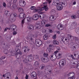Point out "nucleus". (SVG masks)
<instances>
[{
  "label": "nucleus",
  "mask_w": 79,
  "mask_h": 79,
  "mask_svg": "<svg viewBox=\"0 0 79 79\" xmlns=\"http://www.w3.org/2000/svg\"><path fill=\"white\" fill-rule=\"evenodd\" d=\"M45 67V65L44 64L41 65L40 66V68L41 69H44V68Z\"/></svg>",
  "instance_id": "a878e982"
},
{
  "label": "nucleus",
  "mask_w": 79,
  "mask_h": 79,
  "mask_svg": "<svg viewBox=\"0 0 79 79\" xmlns=\"http://www.w3.org/2000/svg\"><path fill=\"white\" fill-rule=\"evenodd\" d=\"M17 32L16 31H14L13 32V35H16V34H17Z\"/></svg>",
  "instance_id": "13d9d810"
},
{
  "label": "nucleus",
  "mask_w": 79,
  "mask_h": 79,
  "mask_svg": "<svg viewBox=\"0 0 79 79\" xmlns=\"http://www.w3.org/2000/svg\"><path fill=\"white\" fill-rule=\"evenodd\" d=\"M27 58H26V59H25L23 60V62L25 64H27Z\"/></svg>",
  "instance_id": "a19ab883"
},
{
  "label": "nucleus",
  "mask_w": 79,
  "mask_h": 79,
  "mask_svg": "<svg viewBox=\"0 0 79 79\" xmlns=\"http://www.w3.org/2000/svg\"><path fill=\"white\" fill-rule=\"evenodd\" d=\"M16 54V52L15 51H13L11 53V55L12 56H14Z\"/></svg>",
  "instance_id": "e433bc0d"
},
{
  "label": "nucleus",
  "mask_w": 79,
  "mask_h": 79,
  "mask_svg": "<svg viewBox=\"0 0 79 79\" xmlns=\"http://www.w3.org/2000/svg\"><path fill=\"white\" fill-rule=\"evenodd\" d=\"M67 35L68 39L70 41H73V40H74L73 36L69 34H68Z\"/></svg>",
  "instance_id": "1a4fd4ad"
},
{
  "label": "nucleus",
  "mask_w": 79,
  "mask_h": 79,
  "mask_svg": "<svg viewBox=\"0 0 79 79\" xmlns=\"http://www.w3.org/2000/svg\"><path fill=\"white\" fill-rule=\"evenodd\" d=\"M28 28L31 31H33L34 29V26L32 25H29L28 27Z\"/></svg>",
  "instance_id": "dca6fc26"
},
{
  "label": "nucleus",
  "mask_w": 79,
  "mask_h": 79,
  "mask_svg": "<svg viewBox=\"0 0 79 79\" xmlns=\"http://www.w3.org/2000/svg\"><path fill=\"white\" fill-rule=\"evenodd\" d=\"M4 13L6 15H8L10 14V12L8 10H6L4 12Z\"/></svg>",
  "instance_id": "473e14b6"
},
{
  "label": "nucleus",
  "mask_w": 79,
  "mask_h": 79,
  "mask_svg": "<svg viewBox=\"0 0 79 79\" xmlns=\"http://www.w3.org/2000/svg\"><path fill=\"white\" fill-rule=\"evenodd\" d=\"M39 63L37 61H36L34 64V65L35 66H36V65H39Z\"/></svg>",
  "instance_id": "09e8293b"
},
{
  "label": "nucleus",
  "mask_w": 79,
  "mask_h": 79,
  "mask_svg": "<svg viewBox=\"0 0 79 79\" xmlns=\"http://www.w3.org/2000/svg\"><path fill=\"white\" fill-rule=\"evenodd\" d=\"M52 48H48L47 49V51L48 53L51 52H52Z\"/></svg>",
  "instance_id": "f704fd0d"
},
{
  "label": "nucleus",
  "mask_w": 79,
  "mask_h": 79,
  "mask_svg": "<svg viewBox=\"0 0 79 79\" xmlns=\"http://www.w3.org/2000/svg\"><path fill=\"white\" fill-rule=\"evenodd\" d=\"M72 19H76V16L75 15H73L72 16Z\"/></svg>",
  "instance_id": "864d4df0"
},
{
  "label": "nucleus",
  "mask_w": 79,
  "mask_h": 79,
  "mask_svg": "<svg viewBox=\"0 0 79 79\" xmlns=\"http://www.w3.org/2000/svg\"><path fill=\"white\" fill-rule=\"evenodd\" d=\"M57 27L58 29L59 30V31H61L64 29V27H63V26H62V25L60 24L58 25L57 26Z\"/></svg>",
  "instance_id": "2eb2a0df"
},
{
  "label": "nucleus",
  "mask_w": 79,
  "mask_h": 79,
  "mask_svg": "<svg viewBox=\"0 0 79 79\" xmlns=\"http://www.w3.org/2000/svg\"><path fill=\"white\" fill-rule=\"evenodd\" d=\"M31 77L34 78V79H37V73L35 72H33L31 74ZM34 77H35L34 78Z\"/></svg>",
  "instance_id": "20e7f679"
},
{
  "label": "nucleus",
  "mask_w": 79,
  "mask_h": 79,
  "mask_svg": "<svg viewBox=\"0 0 79 79\" xmlns=\"http://www.w3.org/2000/svg\"><path fill=\"white\" fill-rule=\"evenodd\" d=\"M14 17H12L11 15H10V22H14L15 21V18Z\"/></svg>",
  "instance_id": "aec40b11"
},
{
  "label": "nucleus",
  "mask_w": 79,
  "mask_h": 79,
  "mask_svg": "<svg viewBox=\"0 0 79 79\" xmlns=\"http://www.w3.org/2000/svg\"><path fill=\"white\" fill-rule=\"evenodd\" d=\"M43 7L42 8H45V11H48V7H47V6H44V8Z\"/></svg>",
  "instance_id": "c9c22d12"
},
{
  "label": "nucleus",
  "mask_w": 79,
  "mask_h": 79,
  "mask_svg": "<svg viewBox=\"0 0 79 79\" xmlns=\"http://www.w3.org/2000/svg\"><path fill=\"white\" fill-rule=\"evenodd\" d=\"M43 56L44 57H45V58H47V57L48 56V53H44L43 54Z\"/></svg>",
  "instance_id": "79ce46f5"
},
{
  "label": "nucleus",
  "mask_w": 79,
  "mask_h": 79,
  "mask_svg": "<svg viewBox=\"0 0 79 79\" xmlns=\"http://www.w3.org/2000/svg\"><path fill=\"white\" fill-rule=\"evenodd\" d=\"M40 14V15H39L40 18V19H43L44 18H45V15L44 14H42V13H44V12H38Z\"/></svg>",
  "instance_id": "9b49d317"
},
{
  "label": "nucleus",
  "mask_w": 79,
  "mask_h": 79,
  "mask_svg": "<svg viewBox=\"0 0 79 79\" xmlns=\"http://www.w3.org/2000/svg\"><path fill=\"white\" fill-rule=\"evenodd\" d=\"M68 79H75V77H70Z\"/></svg>",
  "instance_id": "603ef678"
},
{
  "label": "nucleus",
  "mask_w": 79,
  "mask_h": 79,
  "mask_svg": "<svg viewBox=\"0 0 79 79\" xmlns=\"http://www.w3.org/2000/svg\"><path fill=\"white\" fill-rule=\"evenodd\" d=\"M25 5H26V2L24 1H23V2L20 3V6H24Z\"/></svg>",
  "instance_id": "393cba45"
},
{
  "label": "nucleus",
  "mask_w": 79,
  "mask_h": 79,
  "mask_svg": "<svg viewBox=\"0 0 79 79\" xmlns=\"http://www.w3.org/2000/svg\"><path fill=\"white\" fill-rule=\"evenodd\" d=\"M7 30H8V27H6V28L4 29V32H6V31H7Z\"/></svg>",
  "instance_id": "680f3d73"
},
{
  "label": "nucleus",
  "mask_w": 79,
  "mask_h": 79,
  "mask_svg": "<svg viewBox=\"0 0 79 79\" xmlns=\"http://www.w3.org/2000/svg\"><path fill=\"white\" fill-rule=\"evenodd\" d=\"M35 43L37 47H40L42 44V42L39 39L36 40Z\"/></svg>",
  "instance_id": "7ed1b4c3"
},
{
  "label": "nucleus",
  "mask_w": 79,
  "mask_h": 79,
  "mask_svg": "<svg viewBox=\"0 0 79 79\" xmlns=\"http://www.w3.org/2000/svg\"><path fill=\"white\" fill-rule=\"evenodd\" d=\"M53 19H54V17L53 16H51L49 18V19L51 21H54L55 20Z\"/></svg>",
  "instance_id": "58836bf2"
},
{
  "label": "nucleus",
  "mask_w": 79,
  "mask_h": 79,
  "mask_svg": "<svg viewBox=\"0 0 79 79\" xmlns=\"http://www.w3.org/2000/svg\"><path fill=\"white\" fill-rule=\"evenodd\" d=\"M39 15L37 14H35L32 17L33 20L36 21L39 19Z\"/></svg>",
  "instance_id": "9d476101"
},
{
  "label": "nucleus",
  "mask_w": 79,
  "mask_h": 79,
  "mask_svg": "<svg viewBox=\"0 0 79 79\" xmlns=\"http://www.w3.org/2000/svg\"><path fill=\"white\" fill-rule=\"evenodd\" d=\"M71 57L72 58V59H73V60H75V58L74 57V56H73V55H71Z\"/></svg>",
  "instance_id": "e2e57ef3"
},
{
  "label": "nucleus",
  "mask_w": 79,
  "mask_h": 79,
  "mask_svg": "<svg viewBox=\"0 0 79 79\" xmlns=\"http://www.w3.org/2000/svg\"><path fill=\"white\" fill-rule=\"evenodd\" d=\"M76 32H79V27H77L75 29Z\"/></svg>",
  "instance_id": "37998d69"
},
{
  "label": "nucleus",
  "mask_w": 79,
  "mask_h": 79,
  "mask_svg": "<svg viewBox=\"0 0 79 79\" xmlns=\"http://www.w3.org/2000/svg\"><path fill=\"white\" fill-rule=\"evenodd\" d=\"M57 9L59 11L62 10V9H63V6L60 4H58L57 6Z\"/></svg>",
  "instance_id": "4468645a"
},
{
  "label": "nucleus",
  "mask_w": 79,
  "mask_h": 79,
  "mask_svg": "<svg viewBox=\"0 0 79 79\" xmlns=\"http://www.w3.org/2000/svg\"><path fill=\"white\" fill-rule=\"evenodd\" d=\"M51 13H55V10L54 9H52L51 11Z\"/></svg>",
  "instance_id": "a18cd8bd"
},
{
  "label": "nucleus",
  "mask_w": 79,
  "mask_h": 79,
  "mask_svg": "<svg viewBox=\"0 0 79 79\" xmlns=\"http://www.w3.org/2000/svg\"><path fill=\"white\" fill-rule=\"evenodd\" d=\"M52 37L54 39H56V35L55 34L54 35V36H53Z\"/></svg>",
  "instance_id": "5fc2aeb1"
},
{
  "label": "nucleus",
  "mask_w": 79,
  "mask_h": 79,
  "mask_svg": "<svg viewBox=\"0 0 79 79\" xmlns=\"http://www.w3.org/2000/svg\"><path fill=\"white\" fill-rule=\"evenodd\" d=\"M28 77H29V75L26 74V76L25 77L26 79H28Z\"/></svg>",
  "instance_id": "bf43d9fd"
},
{
  "label": "nucleus",
  "mask_w": 79,
  "mask_h": 79,
  "mask_svg": "<svg viewBox=\"0 0 79 79\" xmlns=\"http://www.w3.org/2000/svg\"><path fill=\"white\" fill-rule=\"evenodd\" d=\"M53 43L54 44H55V45H58V44H59V43L56 40H54L53 41Z\"/></svg>",
  "instance_id": "4c0bfd02"
},
{
  "label": "nucleus",
  "mask_w": 79,
  "mask_h": 79,
  "mask_svg": "<svg viewBox=\"0 0 79 79\" xmlns=\"http://www.w3.org/2000/svg\"><path fill=\"white\" fill-rule=\"evenodd\" d=\"M40 27H41V26H40V25H38V26L36 27V29H40Z\"/></svg>",
  "instance_id": "49530a36"
},
{
  "label": "nucleus",
  "mask_w": 79,
  "mask_h": 79,
  "mask_svg": "<svg viewBox=\"0 0 79 79\" xmlns=\"http://www.w3.org/2000/svg\"><path fill=\"white\" fill-rule=\"evenodd\" d=\"M76 22H73L72 24H71V26L70 27V29L71 30L72 29H73L75 28H76Z\"/></svg>",
  "instance_id": "0eeeda50"
},
{
  "label": "nucleus",
  "mask_w": 79,
  "mask_h": 79,
  "mask_svg": "<svg viewBox=\"0 0 79 79\" xmlns=\"http://www.w3.org/2000/svg\"><path fill=\"white\" fill-rule=\"evenodd\" d=\"M23 50L24 52H27L28 50V48H27V47H25L23 48Z\"/></svg>",
  "instance_id": "cd10ccee"
},
{
  "label": "nucleus",
  "mask_w": 79,
  "mask_h": 79,
  "mask_svg": "<svg viewBox=\"0 0 79 79\" xmlns=\"http://www.w3.org/2000/svg\"><path fill=\"white\" fill-rule=\"evenodd\" d=\"M26 58H27V57H26V56H24L22 57V59H24V60L25 59H26Z\"/></svg>",
  "instance_id": "6e6d98bb"
},
{
  "label": "nucleus",
  "mask_w": 79,
  "mask_h": 79,
  "mask_svg": "<svg viewBox=\"0 0 79 79\" xmlns=\"http://www.w3.org/2000/svg\"><path fill=\"white\" fill-rule=\"evenodd\" d=\"M31 10H34L33 12L34 13H35V12H37V11H38V12H40V11H42V8L39 7L37 9H35V7L34 6H32L31 7Z\"/></svg>",
  "instance_id": "f257e3e1"
},
{
  "label": "nucleus",
  "mask_w": 79,
  "mask_h": 79,
  "mask_svg": "<svg viewBox=\"0 0 79 79\" xmlns=\"http://www.w3.org/2000/svg\"><path fill=\"white\" fill-rule=\"evenodd\" d=\"M45 27H49L50 26V27H52V26L51 25H50V24H47L45 25Z\"/></svg>",
  "instance_id": "de8ad7c7"
},
{
  "label": "nucleus",
  "mask_w": 79,
  "mask_h": 79,
  "mask_svg": "<svg viewBox=\"0 0 79 79\" xmlns=\"http://www.w3.org/2000/svg\"><path fill=\"white\" fill-rule=\"evenodd\" d=\"M25 19L27 21V23H29L31 21V20H32V18L31 17H27V18H25L22 21V25L23 26V24H24V20Z\"/></svg>",
  "instance_id": "f03ea898"
},
{
  "label": "nucleus",
  "mask_w": 79,
  "mask_h": 79,
  "mask_svg": "<svg viewBox=\"0 0 79 79\" xmlns=\"http://www.w3.org/2000/svg\"><path fill=\"white\" fill-rule=\"evenodd\" d=\"M34 35L30 34L29 35L28 37L27 38V39L29 40V42L33 41V38L34 37Z\"/></svg>",
  "instance_id": "39448f33"
},
{
  "label": "nucleus",
  "mask_w": 79,
  "mask_h": 79,
  "mask_svg": "<svg viewBox=\"0 0 79 79\" xmlns=\"http://www.w3.org/2000/svg\"><path fill=\"white\" fill-rule=\"evenodd\" d=\"M23 2V0H20L19 2V5H20V3H22Z\"/></svg>",
  "instance_id": "0e129e2a"
},
{
  "label": "nucleus",
  "mask_w": 79,
  "mask_h": 79,
  "mask_svg": "<svg viewBox=\"0 0 79 79\" xmlns=\"http://www.w3.org/2000/svg\"><path fill=\"white\" fill-rule=\"evenodd\" d=\"M47 58L46 59L45 58H43L41 60L43 62H44V63H47V62H48L49 61V60L48 59V58L47 57Z\"/></svg>",
  "instance_id": "f3484780"
},
{
  "label": "nucleus",
  "mask_w": 79,
  "mask_h": 79,
  "mask_svg": "<svg viewBox=\"0 0 79 79\" xmlns=\"http://www.w3.org/2000/svg\"><path fill=\"white\" fill-rule=\"evenodd\" d=\"M76 47H77L76 44H74L71 47L72 48H73V49H74V50H75V49H76Z\"/></svg>",
  "instance_id": "c85d7f7f"
},
{
  "label": "nucleus",
  "mask_w": 79,
  "mask_h": 79,
  "mask_svg": "<svg viewBox=\"0 0 79 79\" xmlns=\"http://www.w3.org/2000/svg\"><path fill=\"white\" fill-rule=\"evenodd\" d=\"M19 17L21 19L24 18V17H26V15L24 13H21L19 15Z\"/></svg>",
  "instance_id": "ddd939ff"
},
{
  "label": "nucleus",
  "mask_w": 79,
  "mask_h": 79,
  "mask_svg": "<svg viewBox=\"0 0 79 79\" xmlns=\"http://www.w3.org/2000/svg\"><path fill=\"white\" fill-rule=\"evenodd\" d=\"M10 28L12 31H13H13H14L15 29H16V26L15 25H12L10 26Z\"/></svg>",
  "instance_id": "6ab92c4d"
},
{
  "label": "nucleus",
  "mask_w": 79,
  "mask_h": 79,
  "mask_svg": "<svg viewBox=\"0 0 79 79\" xmlns=\"http://www.w3.org/2000/svg\"><path fill=\"white\" fill-rule=\"evenodd\" d=\"M62 6V7H65L67 5V4L65 2H62V4H60Z\"/></svg>",
  "instance_id": "c756f323"
},
{
  "label": "nucleus",
  "mask_w": 79,
  "mask_h": 79,
  "mask_svg": "<svg viewBox=\"0 0 79 79\" xmlns=\"http://www.w3.org/2000/svg\"><path fill=\"white\" fill-rule=\"evenodd\" d=\"M59 0H53V3H54L55 5L56 6V5H58L60 3Z\"/></svg>",
  "instance_id": "a211bd4d"
},
{
  "label": "nucleus",
  "mask_w": 79,
  "mask_h": 79,
  "mask_svg": "<svg viewBox=\"0 0 79 79\" xmlns=\"http://www.w3.org/2000/svg\"><path fill=\"white\" fill-rule=\"evenodd\" d=\"M64 60H60L59 63V66L60 67H62L64 66Z\"/></svg>",
  "instance_id": "f8f14e48"
},
{
  "label": "nucleus",
  "mask_w": 79,
  "mask_h": 79,
  "mask_svg": "<svg viewBox=\"0 0 79 79\" xmlns=\"http://www.w3.org/2000/svg\"><path fill=\"white\" fill-rule=\"evenodd\" d=\"M50 59L52 61H55L56 58V56L54 54H52L51 55Z\"/></svg>",
  "instance_id": "6e6552de"
},
{
  "label": "nucleus",
  "mask_w": 79,
  "mask_h": 79,
  "mask_svg": "<svg viewBox=\"0 0 79 79\" xmlns=\"http://www.w3.org/2000/svg\"><path fill=\"white\" fill-rule=\"evenodd\" d=\"M68 76H71V77H74V73L73 72L70 73L68 74Z\"/></svg>",
  "instance_id": "b1692460"
},
{
  "label": "nucleus",
  "mask_w": 79,
  "mask_h": 79,
  "mask_svg": "<svg viewBox=\"0 0 79 79\" xmlns=\"http://www.w3.org/2000/svg\"><path fill=\"white\" fill-rule=\"evenodd\" d=\"M18 10L20 13H23L24 12V10L23 8H18Z\"/></svg>",
  "instance_id": "5701e85b"
},
{
  "label": "nucleus",
  "mask_w": 79,
  "mask_h": 79,
  "mask_svg": "<svg viewBox=\"0 0 79 79\" xmlns=\"http://www.w3.org/2000/svg\"><path fill=\"white\" fill-rule=\"evenodd\" d=\"M57 49L58 50H60V48L59 47H57Z\"/></svg>",
  "instance_id": "774afa93"
},
{
  "label": "nucleus",
  "mask_w": 79,
  "mask_h": 79,
  "mask_svg": "<svg viewBox=\"0 0 79 79\" xmlns=\"http://www.w3.org/2000/svg\"><path fill=\"white\" fill-rule=\"evenodd\" d=\"M43 38L44 40H47L48 39V34L44 35L43 36Z\"/></svg>",
  "instance_id": "bb28decb"
},
{
  "label": "nucleus",
  "mask_w": 79,
  "mask_h": 79,
  "mask_svg": "<svg viewBox=\"0 0 79 79\" xmlns=\"http://www.w3.org/2000/svg\"><path fill=\"white\" fill-rule=\"evenodd\" d=\"M11 74L10 73H7L5 74V76L7 77V79H9V78L11 76Z\"/></svg>",
  "instance_id": "4be33fe9"
},
{
  "label": "nucleus",
  "mask_w": 79,
  "mask_h": 79,
  "mask_svg": "<svg viewBox=\"0 0 79 79\" xmlns=\"http://www.w3.org/2000/svg\"><path fill=\"white\" fill-rule=\"evenodd\" d=\"M4 64V61L2 60L0 61V64L2 65Z\"/></svg>",
  "instance_id": "3c124183"
},
{
  "label": "nucleus",
  "mask_w": 79,
  "mask_h": 79,
  "mask_svg": "<svg viewBox=\"0 0 79 79\" xmlns=\"http://www.w3.org/2000/svg\"><path fill=\"white\" fill-rule=\"evenodd\" d=\"M75 42L76 43L77 45H79V39L77 38H76L75 40Z\"/></svg>",
  "instance_id": "7c9ffc66"
},
{
  "label": "nucleus",
  "mask_w": 79,
  "mask_h": 79,
  "mask_svg": "<svg viewBox=\"0 0 79 79\" xmlns=\"http://www.w3.org/2000/svg\"><path fill=\"white\" fill-rule=\"evenodd\" d=\"M5 58H6V56H4L1 57V60H4V59H5Z\"/></svg>",
  "instance_id": "8fccbe9b"
},
{
  "label": "nucleus",
  "mask_w": 79,
  "mask_h": 79,
  "mask_svg": "<svg viewBox=\"0 0 79 79\" xmlns=\"http://www.w3.org/2000/svg\"><path fill=\"white\" fill-rule=\"evenodd\" d=\"M27 61L31 62L33 60V57L31 55L29 56L28 57H27Z\"/></svg>",
  "instance_id": "423d86ee"
},
{
  "label": "nucleus",
  "mask_w": 79,
  "mask_h": 79,
  "mask_svg": "<svg viewBox=\"0 0 79 79\" xmlns=\"http://www.w3.org/2000/svg\"><path fill=\"white\" fill-rule=\"evenodd\" d=\"M15 52H17V53H19L20 55H22V53L21 52V51H20V50L18 48H16Z\"/></svg>",
  "instance_id": "412c9836"
},
{
  "label": "nucleus",
  "mask_w": 79,
  "mask_h": 79,
  "mask_svg": "<svg viewBox=\"0 0 79 79\" xmlns=\"http://www.w3.org/2000/svg\"><path fill=\"white\" fill-rule=\"evenodd\" d=\"M46 23V20H43L41 21L42 25V26H44L45 24Z\"/></svg>",
  "instance_id": "2f4dec72"
},
{
  "label": "nucleus",
  "mask_w": 79,
  "mask_h": 79,
  "mask_svg": "<svg viewBox=\"0 0 79 79\" xmlns=\"http://www.w3.org/2000/svg\"><path fill=\"white\" fill-rule=\"evenodd\" d=\"M46 32L47 30L46 29H44L42 31V32H43V33H44V34H45V33H46Z\"/></svg>",
  "instance_id": "c03bdc74"
},
{
  "label": "nucleus",
  "mask_w": 79,
  "mask_h": 79,
  "mask_svg": "<svg viewBox=\"0 0 79 79\" xmlns=\"http://www.w3.org/2000/svg\"><path fill=\"white\" fill-rule=\"evenodd\" d=\"M34 57L35 59L36 60H38V59H39V56L38 55H35L34 56Z\"/></svg>",
  "instance_id": "72a5a7b5"
},
{
  "label": "nucleus",
  "mask_w": 79,
  "mask_h": 79,
  "mask_svg": "<svg viewBox=\"0 0 79 79\" xmlns=\"http://www.w3.org/2000/svg\"><path fill=\"white\" fill-rule=\"evenodd\" d=\"M77 68L78 69H79V63L77 65Z\"/></svg>",
  "instance_id": "052dcab7"
},
{
  "label": "nucleus",
  "mask_w": 79,
  "mask_h": 79,
  "mask_svg": "<svg viewBox=\"0 0 79 79\" xmlns=\"http://www.w3.org/2000/svg\"><path fill=\"white\" fill-rule=\"evenodd\" d=\"M0 79H2V75L0 73Z\"/></svg>",
  "instance_id": "338daca9"
},
{
  "label": "nucleus",
  "mask_w": 79,
  "mask_h": 79,
  "mask_svg": "<svg viewBox=\"0 0 79 79\" xmlns=\"http://www.w3.org/2000/svg\"><path fill=\"white\" fill-rule=\"evenodd\" d=\"M6 3L5 2H4L3 3V6H4V7H5V8H6Z\"/></svg>",
  "instance_id": "4d7b16f0"
},
{
  "label": "nucleus",
  "mask_w": 79,
  "mask_h": 79,
  "mask_svg": "<svg viewBox=\"0 0 79 79\" xmlns=\"http://www.w3.org/2000/svg\"><path fill=\"white\" fill-rule=\"evenodd\" d=\"M3 52L5 54H8V50L7 49L5 50Z\"/></svg>",
  "instance_id": "ea45409f"
},
{
  "label": "nucleus",
  "mask_w": 79,
  "mask_h": 79,
  "mask_svg": "<svg viewBox=\"0 0 79 79\" xmlns=\"http://www.w3.org/2000/svg\"><path fill=\"white\" fill-rule=\"evenodd\" d=\"M13 15L14 16V17H16V13H14L13 14Z\"/></svg>",
  "instance_id": "69168bd1"
}]
</instances>
